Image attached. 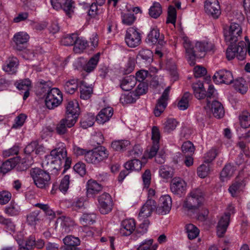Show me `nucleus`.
I'll list each match as a JSON object with an SVG mask.
<instances>
[{
  "label": "nucleus",
  "instance_id": "nucleus-22",
  "mask_svg": "<svg viewBox=\"0 0 250 250\" xmlns=\"http://www.w3.org/2000/svg\"><path fill=\"white\" fill-rule=\"evenodd\" d=\"M29 39V36L26 32H20L15 34L13 37V41L15 43L16 49L19 50H22Z\"/></svg>",
  "mask_w": 250,
  "mask_h": 250
},
{
  "label": "nucleus",
  "instance_id": "nucleus-40",
  "mask_svg": "<svg viewBox=\"0 0 250 250\" xmlns=\"http://www.w3.org/2000/svg\"><path fill=\"white\" fill-rule=\"evenodd\" d=\"M95 122L94 115L89 113L84 115L81 120V126L84 129L92 126Z\"/></svg>",
  "mask_w": 250,
  "mask_h": 250
},
{
  "label": "nucleus",
  "instance_id": "nucleus-52",
  "mask_svg": "<svg viewBox=\"0 0 250 250\" xmlns=\"http://www.w3.org/2000/svg\"><path fill=\"white\" fill-rule=\"evenodd\" d=\"M136 18L133 14L129 12L123 13L122 14V22L125 25H131L135 21Z\"/></svg>",
  "mask_w": 250,
  "mask_h": 250
},
{
  "label": "nucleus",
  "instance_id": "nucleus-58",
  "mask_svg": "<svg viewBox=\"0 0 250 250\" xmlns=\"http://www.w3.org/2000/svg\"><path fill=\"white\" fill-rule=\"evenodd\" d=\"M16 166V162L12 159H9L3 162L0 168L1 169V172L5 173L8 171L11 170Z\"/></svg>",
  "mask_w": 250,
  "mask_h": 250
},
{
  "label": "nucleus",
  "instance_id": "nucleus-64",
  "mask_svg": "<svg viewBox=\"0 0 250 250\" xmlns=\"http://www.w3.org/2000/svg\"><path fill=\"white\" fill-rule=\"evenodd\" d=\"M97 159L94 149L88 151L85 154V160L88 163L98 164L99 161Z\"/></svg>",
  "mask_w": 250,
  "mask_h": 250
},
{
  "label": "nucleus",
  "instance_id": "nucleus-26",
  "mask_svg": "<svg viewBox=\"0 0 250 250\" xmlns=\"http://www.w3.org/2000/svg\"><path fill=\"white\" fill-rule=\"evenodd\" d=\"M18 64L19 62L17 58L9 57L2 66V69L9 74H14L17 71Z\"/></svg>",
  "mask_w": 250,
  "mask_h": 250
},
{
  "label": "nucleus",
  "instance_id": "nucleus-51",
  "mask_svg": "<svg viewBox=\"0 0 250 250\" xmlns=\"http://www.w3.org/2000/svg\"><path fill=\"white\" fill-rule=\"evenodd\" d=\"M35 206L42 209L45 212L46 215L49 217L50 219H53L55 217V212L50 208L48 204L37 203L35 205Z\"/></svg>",
  "mask_w": 250,
  "mask_h": 250
},
{
  "label": "nucleus",
  "instance_id": "nucleus-5",
  "mask_svg": "<svg viewBox=\"0 0 250 250\" xmlns=\"http://www.w3.org/2000/svg\"><path fill=\"white\" fill-rule=\"evenodd\" d=\"M30 175L38 188H46L50 184V176L49 173L39 168H32Z\"/></svg>",
  "mask_w": 250,
  "mask_h": 250
},
{
  "label": "nucleus",
  "instance_id": "nucleus-55",
  "mask_svg": "<svg viewBox=\"0 0 250 250\" xmlns=\"http://www.w3.org/2000/svg\"><path fill=\"white\" fill-rule=\"evenodd\" d=\"M77 35L72 34L64 36L61 40V43L65 46L74 45Z\"/></svg>",
  "mask_w": 250,
  "mask_h": 250
},
{
  "label": "nucleus",
  "instance_id": "nucleus-57",
  "mask_svg": "<svg viewBox=\"0 0 250 250\" xmlns=\"http://www.w3.org/2000/svg\"><path fill=\"white\" fill-rule=\"evenodd\" d=\"M69 183L70 176L68 175H66L61 180L59 189L62 193H65L69 188Z\"/></svg>",
  "mask_w": 250,
  "mask_h": 250
},
{
  "label": "nucleus",
  "instance_id": "nucleus-45",
  "mask_svg": "<svg viewBox=\"0 0 250 250\" xmlns=\"http://www.w3.org/2000/svg\"><path fill=\"white\" fill-rule=\"evenodd\" d=\"M21 209L20 206L15 203H11L4 209V212L11 216L17 215L19 214Z\"/></svg>",
  "mask_w": 250,
  "mask_h": 250
},
{
  "label": "nucleus",
  "instance_id": "nucleus-27",
  "mask_svg": "<svg viewBox=\"0 0 250 250\" xmlns=\"http://www.w3.org/2000/svg\"><path fill=\"white\" fill-rule=\"evenodd\" d=\"M113 114V109L111 107H106L103 108L96 116V120L101 124L108 122Z\"/></svg>",
  "mask_w": 250,
  "mask_h": 250
},
{
  "label": "nucleus",
  "instance_id": "nucleus-39",
  "mask_svg": "<svg viewBox=\"0 0 250 250\" xmlns=\"http://www.w3.org/2000/svg\"><path fill=\"white\" fill-rule=\"evenodd\" d=\"M78 86V80L71 79L65 82L64 85V89L66 93L72 94L77 89Z\"/></svg>",
  "mask_w": 250,
  "mask_h": 250
},
{
  "label": "nucleus",
  "instance_id": "nucleus-44",
  "mask_svg": "<svg viewBox=\"0 0 250 250\" xmlns=\"http://www.w3.org/2000/svg\"><path fill=\"white\" fill-rule=\"evenodd\" d=\"M130 145V142L128 140H119L113 142L111 147L117 151L125 150Z\"/></svg>",
  "mask_w": 250,
  "mask_h": 250
},
{
  "label": "nucleus",
  "instance_id": "nucleus-15",
  "mask_svg": "<svg viewBox=\"0 0 250 250\" xmlns=\"http://www.w3.org/2000/svg\"><path fill=\"white\" fill-rule=\"evenodd\" d=\"M99 210L101 213L106 214L112 210V201L111 196L107 193H104L98 198Z\"/></svg>",
  "mask_w": 250,
  "mask_h": 250
},
{
  "label": "nucleus",
  "instance_id": "nucleus-9",
  "mask_svg": "<svg viewBox=\"0 0 250 250\" xmlns=\"http://www.w3.org/2000/svg\"><path fill=\"white\" fill-rule=\"evenodd\" d=\"M37 147V142H32L28 144L24 148V153L26 154L21 162L18 164V168L20 170H25L31 167L34 163L33 156L30 154L35 152Z\"/></svg>",
  "mask_w": 250,
  "mask_h": 250
},
{
  "label": "nucleus",
  "instance_id": "nucleus-33",
  "mask_svg": "<svg viewBox=\"0 0 250 250\" xmlns=\"http://www.w3.org/2000/svg\"><path fill=\"white\" fill-rule=\"evenodd\" d=\"M100 53H98L92 57L83 65V69L86 72L90 73L93 71L96 67L99 61Z\"/></svg>",
  "mask_w": 250,
  "mask_h": 250
},
{
  "label": "nucleus",
  "instance_id": "nucleus-38",
  "mask_svg": "<svg viewBox=\"0 0 250 250\" xmlns=\"http://www.w3.org/2000/svg\"><path fill=\"white\" fill-rule=\"evenodd\" d=\"M192 96L189 92L184 93L179 101L177 106L179 109L184 110L189 106V101L191 99Z\"/></svg>",
  "mask_w": 250,
  "mask_h": 250
},
{
  "label": "nucleus",
  "instance_id": "nucleus-62",
  "mask_svg": "<svg viewBox=\"0 0 250 250\" xmlns=\"http://www.w3.org/2000/svg\"><path fill=\"white\" fill-rule=\"evenodd\" d=\"M137 99H138V98L135 95V93L132 92L122 96L120 99V101L123 104H130L134 103Z\"/></svg>",
  "mask_w": 250,
  "mask_h": 250
},
{
  "label": "nucleus",
  "instance_id": "nucleus-2",
  "mask_svg": "<svg viewBox=\"0 0 250 250\" xmlns=\"http://www.w3.org/2000/svg\"><path fill=\"white\" fill-rule=\"evenodd\" d=\"M245 42H239L237 46L228 47L226 51V56L229 60L234 59L235 57L239 60H243L247 52L250 56V42L248 37H245Z\"/></svg>",
  "mask_w": 250,
  "mask_h": 250
},
{
  "label": "nucleus",
  "instance_id": "nucleus-17",
  "mask_svg": "<svg viewBox=\"0 0 250 250\" xmlns=\"http://www.w3.org/2000/svg\"><path fill=\"white\" fill-rule=\"evenodd\" d=\"M172 200L168 195L161 196L159 200V203L156 209V212L159 214L165 215L168 213L171 208Z\"/></svg>",
  "mask_w": 250,
  "mask_h": 250
},
{
  "label": "nucleus",
  "instance_id": "nucleus-21",
  "mask_svg": "<svg viewBox=\"0 0 250 250\" xmlns=\"http://www.w3.org/2000/svg\"><path fill=\"white\" fill-rule=\"evenodd\" d=\"M79 110V104L76 100H70L67 102L66 105V117H69L71 119H73L76 122Z\"/></svg>",
  "mask_w": 250,
  "mask_h": 250
},
{
  "label": "nucleus",
  "instance_id": "nucleus-20",
  "mask_svg": "<svg viewBox=\"0 0 250 250\" xmlns=\"http://www.w3.org/2000/svg\"><path fill=\"white\" fill-rule=\"evenodd\" d=\"M135 228L136 223L134 219H125L121 223L120 232L123 236H128L133 232Z\"/></svg>",
  "mask_w": 250,
  "mask_h": 250
},
{
  "label": "nucleus",
  "instance_id": "nucleus-31",
  "mask_svg": "<svg viewBox=\"0 0 250 250\" xmlns=\"http://www.w3.org/2000/svg\"><path fill=\"white\" fill-rule=\"evenodd\" d=\"M163 38V36L160 35L159 30L157 27L152 28L147 36L148 41L153 44H162Z\"/></svg>",
  "mask_w": 250,
  "mask_h": 250
},
{
  "label": "nucleus",
  "instance_id": "nucleus-8",
  "mask_svg": "<svg viewBox=\"0 0 250 250\" xmlns=\"http://www.w3.org/2000/svg\"><path fill=\"white\" fill-rule=\"evenodd\" d=\"M125 41L129 47L134 48L141 42V35L139 30L134 27L128 28L125 32Z\"/></svg>",
  "mask_w": 250,
  "mask_h": 250
},
{
  "label": "nucleus",
  "instance_id": "nucleus-6",
  "mask_svg": "<svg viewBox=\"0 0 250 250\" xmlns=\"http://www.w3.org/2000/svg\"><path fill=\"white\" fill-rule=\"evenodd\" d=\"M62 101V95L61 91L57 88L51 89L45 97V103L48 109L57 107Z\"/></svg>",
  "mask_w": 250,
  "mask_h": 250
},
{
  "label": "nucleus",
  "instance_id": "nucleus-43",
  "mask_svg": "<svg viewBox=\"0 0 250 250\" xmlns=\"http://www.w3.org/2000/svg\"><path fill=\"white\" fill-rule=\"evenodd\" d=\"M96 217L95 214L83 213L80 218V222L83 226H86L95 222Z\"/></svg>",
  "mask_w": 250,
  "mask_h": 250
},
{
  "label": "nucleus",
  "instance_id": "nucleus-19",
  "mask_svg": "<svg viewBox=\"0 0 250 250\" xmlns=\"http://www.w3.org/2000/svg\"><path fill=\"white\" fill-rule=\"evenodd\" d=\"M73 119H70L69 117L62 119L56 125V130L57 133L60 135H64L67 132V128L73 126L76 123Z\"/></svg>",
  "mask_w": 250,
  "mask_h": 250
},
{
  "label": "nucleus",
  "instance_id": "nucleus-13",
  "mask_svg": "<svg viewBox=\"0 0 250 250\" xmlns=\"http://www.w3.org/2000/svg\"><path fill=\"white\" fill-rule=\"evenodd\" d=\"M170 188L173 194L181 196L186 192L187 185L182 178L174 177L171 181Z\"/></svg>",
  "mask_w": 250,
  "mask_h": 250
},
{
  "label": "nucleus",
  "instance_id": "nucleus-53",
  "mask_svg": "<svg viewBox=\"0 0 250 250\" xmlns=\"http://www.w3.org/2000/svg\"><path fill=\"white\" fill-rule=\"evenodd\" d=\"M148 90V84L146 82H139L135 91H133L138 98L142 95L145 94Z\"/></svg>",
  "mask_w": 250,
  "mask_h": 250
},
{
  "label": "nucleus",
  "instance_id": "nucleus-41",
  "mask_svg": "<svg viewBox=\"0 0 250 250\" xmlns=\"http://www.w3.org/2000/svg\"><path fill=\"white\" fill-rule=\"evenodd\" d=\"M153 240L152 239L145 240L139 245L136 246L137 250H156L157 246L155 245H152Z\"/></svg>",
  "mask_w": 250,
  "mask_h": 250
},
{
  "label": "nucleus",
  "instance_id": "nucleus-14",
  "mask_svg": "<svg viewBox=\"0 0 250 250\" xmlns=\"http://www.w3.org/2000/svg\"><path fill=\"white\" fill-rule=\"evenodd\" d=\"M213 79L215 83L227 84L231 83L234 80L231 72L225 69H222L217 71L214 74Z\"/></svg>",
  "mask_w": 250,
  "mask_h": 250
},
{
  "label": "nucleus",
  "instance_id": "nucleus-4",
  "mask_svg": "<svg viewBox=\"0 0 250 250\" xmlns=\"http://www.w3.org/2000/svg\"><path fill=\"white\" fill-rule=\"evenodd\" d=\"M242 29L241 25L237 23H231L228 28L224 30L225 40L229 47L236 46L235 43L241 38Z\"/></svg>",
  "mask_w": 250,
  "mask_h": 250
},
{
  "label": "nucleus",
  "instance_id": "nucleus-34",
  "mask_svg": "<svg viewBox=\"0 0 250 250\" xmlns=\"http://www.w3.org/2000/svg\"><path fill=\"white\" fill-rule=\"evenodd\" d=\"M192 88L196 98L198 99H202L207 97L206 90L204 87L203 83L198 81L192 84Z\"/></svg>",
  "mask_w": 250,
  "mask_h": 250
},
{
  "label": "nucleus",
  "instance_id": "nucleus-61",
  "mask_svg": "<svg viewBox=\"0 0 250 250\" xmlns=\"http://www.w3.org/2000/svg\"><path fill=\"white\" fill-rule=\"evenodd\" d=\"M182 152L188 155H192L194 152V147L192 143L189 141L184 142L181 147Z\"/></svg>",
  "mask_w": 250,
  "mask_h": 250
},
{
  "label": "nucleus",
  "instance_id": "nucleus-16",
  "mask_svg": "<svg viewBox=\"0 0 250 250\" xmlns=\"http://www.w3.org/2000/svg\"><path fill=\"white\" fill-rule=\"evenodd\" d=\"M170 90V87L168 86L164 90L161 97L158 100L154 111V114L156 117L160 116L167 107Z\"/></svg>",
  "mask_w": 250,
  "mask_h": 250
},
{
  "label": "nucleus",
  "instance_id": "nucleus-46",
  "mask_svg": "<svg viewBox=\"0 0 250 250\" xmlns=\"http://www.w3.org/2000/svg\"><path fill=\"white\" fill-rule=\"evenodd\" d=\"M234 172L233 167L230 164L225 166L220 173V178L222 181L227 180L230 178Z\"/></svg>",
  "mask_w": 250,
  "mask_h": 250
},
{
  "label": "nucleus",
  "instance_id": "nucleus-50",
  "mask_svg": "<svg viewBox=\"0 0 250 250\" xmlns=\"http://www.w3.org/2000/svg\"><path fill=\"white\" fill-rule=\"evenodd\" d=\"M241 126L246 128L250 126V113L247 111L243 112L239 116Z\"/></svg>",
  "mask_w": 250,
  "mask_h": 250
},
{
  "label": "nucleus",
  "instance_id": "nucleus-49",
  "mask_svg": "<svg viewBox=\"0 0 250 250\" xmlns=\"http://www.w3.org/2000/svg\"><path fill=\"white\" fill-rule=\"evenodd\" d=\"M87 44L86 41L77 36L74 44V50L76 53H80L86 48Z\"/></svg>",
  "mask_w": 250,
  "mask_h": 250
},
{
  "label": "nucleus",
  "instance_id": "nucleus-18",
  "mask_svg": "<svg viewBox=\"0 0 250 250\" xmlns=\"http://www.w3.org/2000/svg\"><path fill=\"white\" fill-rule=\"evenodd\" d=\"M205 10L206 13L214 19H217L221 14L218 0H206L205 2Z\"/></svg>",
  "mask_w": 250,
  "mask_h": 250
},
{
  "label": "nucleus",
  "instance_id": "nucleus-60",
  "mask_svg": "<svg viewBox=\"0 0 250 250\" xmlns=\"http://www.w3.org/2000/svg\"><path fill=\"white\" fill-rule=\"evenodd\" d=\"M209 172L210 168L208 164H202L197 168V174L202 178L207 177L209 174Z\"/></svg>",
  "mask_w": 250,
  "mask_h": 250
},
{
  "label": "nucleus",
  "instance_id": "nucleus-35",
  "mask_svg": "<svg viewBox=\"0 0 250 250\" xmlns=\"http://www.w3.org/2000/svg\"><path fill=\"white\" fill-rule=\"evenodd\" d=\"M0 224L4 226V228L10 233H14L16 229V225L10 218H6L0 215Z\"/></svg>",
  "mask_w": 250,
  "mask_h": 250
},
{
  "label": "nucleus",
  "instance_id": "nucleus-3",
  "mask_svg": "<svg viewBox=\"0 0 250 250\" xmlns=\"http://www.w3.org/2000/svg\"><path fill=\"white\" fill-rule=\"evenodd\" d=\"M204 194L200 188H195L190 191L183 207L188 210H194L197 209L202 204L204 200Z\"/></svg>",
  "mask_w": 250,
  "mask_h": 250
},
{
  "label": "nucleus",
  "instance_id": "nucleus-59",
  "mask_svg": "<svg viewBox=\"0 0 250 250\" xmlns=\"http://www.w3.org/2000/svg\"><path fill=\"white\" fill-rule=\"evenodd\" d=\"M63 241L65 246H78L80 244L79 238L72 235L66 236Z\"/></svg>",
  "mask_w": 250,
  "mask_h": 250
},
{
  "label": "nucleus",
  "instance_id": "nucleus-25",
  "mask_svg": "<svg viewBox=\"0 0 250 250\" xmlns=\"http://www.w3.org/2000/svg\"><path fill=\"white\" fill-rule=\"evenodd\" d=\"M208 108L211 110L213 116L217 118H221L224 116L225 112L222 104L217 101H213L211 104L208 102L205 109Z\"/></svg>",
  "mask_w": 250,
  "mask_h": 250
},
{
  "label": "nucleus",
  "instance_id": "nucleus-10",
  "mask_svg": "<svg viewBox=\"0 0 250 250\" xmlns=\"http://www.w3.org/2000/svg\"><path fill=\"white\" fill-rule=\"evenodd\" d=\"M228 209L229 212L222 216L218 223L217 233L219 237H223L226 232L229 225L230 214L233 213L234 207L232 206H229Z\"/></svg>",
  "mask_w": 250,
  "mask_h": 250
},
{
  "label": "nucleus",
  "instance_id": "nucleus-11",
  "mask_svg": "<svg viewBox=\"0 0 250 250\" xmlns=\"http://www.w3.org/2000/svg\"><path fill=\"white\" fill-rule=\"evenodd\" d=\"M51 3L54 9H62L69 17H71L74 12L72 0H51Z\"/></svg>",
  "mask_w": 250,
  "mask_h": 250
},
{
  "label": "nucleus",
  "instance_id": "nucleus-54",
  "mask_svg": "<svg viewBox=\"0 0 250 250\" xmlns=\"http://www.w3.org/2000/svg\"><path fill=\"white\" fill-rule=\"evenodd\" d=\"M176 17L177 13L175 8L172 6H169L168 8L167 23H171L173 24H175Z\"/></svg>",
  "mask_w": 250,
  "mask_h": 250
},
{
  "label": "nucleus",
  "instance_id": "nucleus-7",
  "mask_svg": "<svg viewBox=\"0 0 250 250\" xmlns=\"http://www.w3.org/2000/svg\"><path fill=\"white\" fill-rule=\"evenodd\" d=\"M67 151L64 144L61 143L59 147L51 151L50 155L46 156V159L50 161L52 164L61 166L66 158Z\"/></svg>",
  "mask_w": 250,
  "mask_h": 250
},
{
  "label": "nucleus",
  "instance_id": "nucleus-56",
  "mask_svg": "<svg viewBox=\"0 0 250 250\" xmlns=\"http://www.w3.org/2000/svg\"><path fill=\"white\" fill-rule=\"evenodd\" d=\"M218 154V150L215 148H212L205 154L204 162L207 164L211 162Z\"/></svg>",
  "mask_w": 250,
  "mask_h": 250
},
{
  "label": "nucleus",
  "instance_id": "nucleus-24",
  "mask_svg": "<svg viewBox=\"0 0 250 250\" xmlns=\"http://www.w3.org/2000/svg\"><path fill=\"white\" fill-rule=\"evenodd\" d=\"M156 202L151 199H148L142 207L139 214V217L147 218L150 216L152 211L155 209Z\"/></svg>",
  "mask_w": 250,
  "mask_h": 250
},
{
  "label": "nucleus",
  "instance_id": "nucleus-42",
  "mask_svg": "<svg viewBox=\"0 0 250 250\" xmlns=\"http://www.w3.org/2000/svg\"><path fill=\"white\" fill-rule=\"evenodd\" d=\"M162 13V6L158 2H154L149 9V15L154 19L158 18Z\"/></svg>",
  "mask_w": 250,
  "mask_h": 250
},
{
  "label": "nucleus",
  "instance_id": "nucleus-36",
  "mask_svg": "<svg viewBox=\"0 0 250 250\" xmlns=\"http://www.w3.org/2000/svg\"><path fill=\"white\" fill-rule=\"evenodd\" d=\"M179 123L174 118H168L163 123L164 132L170 133L175 129Z\"/></svg>",
  "mask_w": 250,
  "mask_h": 250
},
{
  "label": "nucleus",
  "instance_id": "nucleus-1",
  "mask_svg": "<svg viewBox=\"0 0 250 250\" xmlns=\"http://www.w3.org/2000/svg\"><path fill=\"white\" fill-rule=\"evenodd\" d=\"M183 43L186 57L191 65L195 64L196 58L203 57L207 52H214L215 50V45L211 42L204 41L193 44L186 36L183 38Z\"/></svg>",
  "mask_w": 250,
  "mask_h": 250
},
{
  "label": "nucleus",
  "instance_id": "nucleus-12",
  "mask_svg": "<svg viewBox=\"0 0 250 250\" xmlns=\"http://www.w3.org/2000/svg\"><path fill=\"white\" fill-rule=\"evenodd\" d=\"M246 179L239 175L236 177L229 188V192L233 197H237L244 192L246 185Z\"/></svg>",
  "mask_w": 250,
  "mask_h": 250
},
{
  "label": "nucleus",
  "instance_id": "nucleus-63",
  "mask_svg": "<svg viewBox=\"0 0 250 250\" xmlns=\"http://www.w3.org/2000/svg\"><path fill=\"white\" fill-rule=\"evenodd\" d=\"M152 52L151 50L146 49L140 50L138 55V58L140 57L142 59L148 62L152 60Z\"/></svg>",
  "mask_w": 250,
  "mask_h": 250
},
{
  "label": "nucleus",
  "instance_id": "nucleus-37",
  "mask_svg": "<svg viewBox=\"0 0 250 250\" xmlns=\"http://www.w3.org/2000/svg\"><path fill=\"white\" fill-rule=\"evenodd\" d=\"M125 167L126 170L139 171L142 168V163L138 158H135L127 162Z\"/></svg>",
  "mask_w": 250,
  "mask_h": 250
},
{
  "label": "nucleus",
  "instance_id": "nucleus-48",
  "mask_svg": "<svg viewBox=\"0 0 250 250\" xmlns=\"http://www.w3.org/2000/svg\"><path fill=\"white\" fill-rule=\"evenodd\" d=\"M99 163L106 159L108 156V152L104 146H100L94 149Z\"/></svg>",
  "mask_w": 250,
  "mask_h": 250
},
{
  "label": "nucleus",
  "instance_id": "nucleus-30",
  "mask_svg": "<svg viewBox=\"0 0 250 250\" xmlns=\"http://www.w3.org/2000/svg\"><path fill=\"white\" fill-rule=\"evenodd\" d=\"M136 84V79L134 76L130 75L124 78L121 81L120 86L125 91H129Z\"/></svg>",
  "mask_w": 250,
  "mask_h": 250
},
{
  "label": "nucleus",
  "instance_id": "nucleus-28",
  "mask_svg": "<svg viewBox=\"0 0 250 250\" xmlns=\"http://www.w3.org/2000/svg\"><path fill=\"white\" fill-rule=\"evenodd\" d=\"M57 223H60L62 228V230L66 233L70 231L75 223L74 221L69 217L61 216L57 219Z\"/></svg>",
  "mask_w": 250,
  "mask_h": 250
},
{
  "label": "nucleus",
  "instance_id": "nucleus-29",
  "mask_svg": "<svg viewBox=\"0 0 250 250\" xmlns=\"http://www.w3.org/2000/svg\"><path fill=\"white\" fill-rule=\"evenodd\" d=\"M17 88L21 91H24L23 100H25L29 96V90L31 88V82L28 79L20 80L16 83Z\"/></svg>",
  "mask_w": 250,
  "mask_h": 250
},
{
  "label": "nucleus",
  "instance_id": "nucleus-32",
  "mask_svg": "<svg viewBox=\"0 0 250 250\" xmlns=\"http://www.w3.org/2000/svg\"><path fill=\"white\" fill-rule=\"evenodd\" d=\"M80 88L81 98L83 100L89 99L93 92V88L91 85H89L85 82L82 81Z\"/></svg>",
  "mask_w": 250,
  "mask_h": 250
},
{
  "label": "nucleus",
  "instance_id": "nucleus-47",
  "mask_svg": "<svg viewBox=\"0 0 250 250\" xmlns=\"http://www.w3.org/2000/svg\"><path fill=\"white\" fill-rule=\"evenodd\" d=\"M186 229L188 238L190 240L195 239L199 234V229L191 224L187 225Z\"/></svg>",
  "mask_w": 250,
  "mask_h": 250
},
{
  "label": "nucleus",
  "instance_id": "nucleus-23",
  "mask_svg": "<svg viewBox=\"0 0 250 250\" xmlns=\"http://www.w3.org/2000/svg\"><path fill=\"white\" fill-rule=\"evenodd\" d=\"M102 189V186L95 180H89L86 184V195L89 198H93Z\"/></svg>",
  "mask_w": 250,
  "mask_h": 250
}]
</instances>
